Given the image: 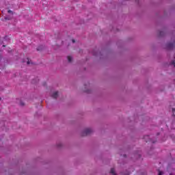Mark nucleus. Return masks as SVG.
<instances>
[{
	"instance_id": "1",
	"label": "nucleus",
	"mask_w": 175,
	"mask_h": 175,
	"mask_svg": "<svg viewBox=\"0 0 175 175\" xmlns=\"http://www.w3.org/2000/svg\"><path fill=\"white\" fill-rule=\"evenodd\" d=\"M24 62H27V65H31V60L29 59V58H26L25 60H24Z\"/></svg>"
},
{
	"instance_id": "2",
	"label": "nucleus",
	"mask_w": 175,
	"mask_h": 175,
	"mask_svg": "<svg viewBox=\"0 0 175 175\" xmlns=\"http://www.w3.org/2000/svg\"><path fill=\"white\" fill-rule=\"evenodd\" d=\"M52 97H53L54 98H57L58 97V92H53V94H52Z\"/></svg>"
},
{
	"instance_id": "3",
	"label": "nucleus",
	"mask_w": 175,
	"mask_h": 175,
	"mask_svg": "<svg viewBox=\"0 0 175 175\" xmlns=\"http://www.w3.org/2000/svg\"><path fill=\"white\" fill-rule=\"evenodd\" d=\"M85 135H88L89 133H91V129H86L85 130Z\"/></svg>"
},
{
	"instance_id": "4",
	"label": "nucleus",
	"mask_w": 175,
	"mask_h": 175,
	"mask_svg": "<svg viewBox=\"0 0 175 175\" xmlns=\"http://www.w3.org/2000/svg\"><path fill=\"white\" fill-rule=\"evenodd\" d=\"M68 59L69 62H72V57L68 56Z\"/></svg>"
},
{
	"instance_id": "5",
	"label": "nucleus",
	"mask_w": 175,
	"mask_h": 175,
	"mask_svg": "<svg viewBox=\"0 0 175 175\" xmlns=\"http://www.w3.org/2000/svg\"><path fill=\"white\" fill-rule=\"evenodd\" d=\"M172 113L175 116V109L174 108L172 109Z\"/></svg>"
},
{
	"instance_id": "6",
	"label": "nucleus",
	"mask_w": 175,
	"mask_h": 175,
	"mask_svg": "<svg viewBox=\"0 0 175 175\" xmlns=\"http://www.w3.org/2000/svg\"><path fill=\"white\" fill-rule=\"evenodd\" d=\"M162 174H163V172H162V171H160V172H159V175H162Z\"/></svg>"
},
{
	"instance_id": "7",
	"label": "nucleus",
	"mask_w": 175,
	"mask_h": 175,
	"mask_svg": "<svg viewBox=\"0 0 175 175\" xmlns=\"http://www.w3.org/2000/svg\"><path fill=\"white\" fill-rule=\"evenodd\" d=\"M8 13L13 14V12L12 10H8Z\"/></svg>"
},
{
	"instance_id": "8",
	"label": "nucleus",
	"mask_w": 175,
	"mask_h": 175,
	"mask_svg": "<svg viewBox=\"0 0 175 175\" xmlns=\"http://www.w3.org/2000/svg\"><path fill=\"white\" fill-rule=\"evenodd\" d=\"M5 18V20H10V18Z\"/></svg>"
},
{
	"instance_id": "9",
	"label": "nucleus",
	"mask_w": 175,
	"mask_h": 175,
	"mask_svg": "<svg viewBox=\"0 0 175 175\" xmlns=\"http://www.w3.org/2000/svg\"><path fill=\"white\" fill-rule=\"evenodd\" d=\"M72 43H75V40H72Z\"/></svg>"
}]
</instances>
